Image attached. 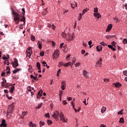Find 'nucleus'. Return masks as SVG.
I'll list each match as a JSON object with an SVG mask.
<instances>
[{"instance_id":"f257e3e1","label":"nucleus","mask_w":127,"mask_h":127,"mask_svg":"<svg viewBox=\"0 0 127 127\" xmlns=\"http://www.w3.org/2000/svg\"><path fill=\"white\" fill-rule=\"evenodd\" d=\"M12 10L13 11L12 13L14 15V21L16 24H18V23H19V21H20V16L19 15V14L14 12L13 9H12Z\"/></svg>"},{"instance_id":"f03ea898","label":"nucleus","mask_w":127,"mask_h":127,"mask_svg":"<svg viewBox=\"0 0 127 127\" xmlns=\"http://www.w3.org/2000/svg\"><path fill=\"white\" fill-rule=\"evenodd\" d=\"M67 36L66 40H67V41H73V40L75 37V35H74V33H72V34L71 35V34L67 33Z\"/></svg>"},{"instance_id":"7ed1b4c3","label":"nucleus","mask_w":127,"mask_h":127,"mask_svg":"<svg viewBox=\"0 0 127 127\" xmlns=\"http://www.w3.org/2000/svg\"><path fill=\"white\" fill-rule=\"evenodd\" d=\"M59 51L57 50L54 52V54L53 55V59H57V57L59 56Z\"/></svg>"},{"instance_id":"20e7f679","label":"nucleus","mask_w":127,"mask_h":127,"mask_svg":"<svg viewBox=\"0 0 127 127\" xmlns=\"http://www.w3.org/2000/svg\"><path fill=\"white\" fill-rule=\"evenodd\" d=\"M14 107V103H12L11 105H9V108L8 109L7 113L8 114H10L12 113L13 111V107Z\"/></svg>"},{"instance_id":"39448f33","label":"nucleus","mask_w":127,"mask_h":127,"mask_svg":"<svg viewBox=\"0 0 127 127\" xmlns=\"http://www.w3.org/2000/svg\"><path fill=\"white\" fill-rule=\"evenodd\" d=\"M60 116V114L59 113V112L58 111H56L54 113L52 117L56 119L57 121L58 120V117Z\"/></svg>"},{"instance_id":"423d86ee","label":"nucleus","mask_w":127,"mask_h":127,"mask_svg":"<svg viewBox=\"0 0 127 127\" xmlns=\"http://www.w3.org/2000/svg\"><path fill=\"white\" fill-rule=\"evenodd\" d=\"M60 121L63 122V123H67V120L66 118L64 117V114L63 113H61L60 115Z\"/></svg>"},{"instance_id":"0eeeda50","label":"nucleus","mask_w":127,"mask_h":127,"mask_svg":"<svg viewBox=\"0 0 127 127\" xmlns=\"http://www.w3.org/2000/svg\"><path fill=\"white\" fill-rule=\"evenodd\" d=\"M22 16H23L21 19V21H24V23H25V17H24V15L25 13V10L24 9V8H22Z\"/></svg>"},{"instance_id":"6e6552de","label":"nucleus","mask_w":127,"mask_h":127,"mask_svg":"<svg viewBox=\"0 0 127 127\" xmlns=\"http://www.w3.org/2000/svg\"><path fill=\"white\" fill-rule=\"evenodd\" d=\"M0 127H7V125L6 124L5 120L3 119L1 121V124H0Z\"/></svg>"},{"instance_id":"1a4fd4ad","label":"nucleus","mask_w":127,"mask_h":127,"mask_svg":"<svg viewBox=\"0 0 127 127\" xmlns=\"http://www.w3.org/2000/svg\"><path fill=\"white\" fill-rule=\"evenodd\" d=\"M12 66L14 68H15L18 66V62L16 59H14V62L12 64Z\"/></svg>"},{"instance_id":"9d476101","label":"nucleus","mask_w":127,"mask_h":127,"mask_svg":"<svg viewBox=\"0 0 127 127\" xmlns=\"http://www.w3.org/2000/svg\"><path fill=\"white\" fill-rule=\"evenodd\" d=\"M42 93H43V91L42 90V89H41L38 93L37 95V99H39V98H40V97H41L42 95Z\"/></svg>"},{"instance_id":"9b49d317","label":"nucleus","mask_w":127,"mask_h":127,"mask_svg":"<svg viewBox=\"0 0 127 127\" xmlns=\"http://www.w3.org/2000/svg\"><path fill=\"white\" fill-rule=\"evenodd\" d=\"M94 16L95 17H97L99 19V18H101V16L100 15V13L97 12V13H94L93 14Z\"/></svg>"},{"instance_id":"f8f14e48","label":"nucleus","mask_w":127,"mask_h":127,"mask_svg":"<svg viewBox=\"0 0 127 127\" xmlns=\"http://www.w3.org/2000/svg\"><path fill=\"white\" fill-rule=\"evenodd\" d=\"M96 49L98 52H100L103 50V47H102L101 45L98 46L96 47Z\"/></svg>"},{"instance_id":"ddd939ff","label":"nucleus","mask_w":127,"mask_h":127,"mask_svg":"<svg viewBox=\"0 0 127 127\" xmlns=\"http://www.w3.org/2000/svg\"><path fill=\"white\" fill-rule=\"evenodd\" d=\"M72 65H73V63L70 62L64 64V67H68V66H72Z\"/></svg>"},{"instance_id":"4468645a","label":"nucleus","mask_w":127,"mask_h":127,"mask_svg":"<svg viewBox=\"0 0 127 127\" xmlns=\"http://www.w3.org/2000/svg\"><path fill=\"white\" fill-rule=\"evenodd\" d=\"M101 62H102V59L100 58V60L96 63V66H97V67H100V66L102 65V63H101Z\"/></svg>"},{"instance_id":"2eb2a0df","label":"nucleus","mask_w":127,"mask_h":127,"mask_svg":"<svg viewBox=\"0 0 127 127\" xmlns=\"http://www.w3.org/2000/svg\"><path fill=\"white\" fill-rule=\"evenodd\" d=\"M112 27H113V25L112 24H110L107 28L106 31H110V30L112 29Z\"/></svg>"},{"instance_id":"dca6fc26","label":"nucleus","mask_w":127,"mask_h":127,"mask_svg":"<svg viewBox=\"0 0 127 127\" xmlns=\"http://www.w3.org/2000/svg\"><path fill=\"white\" fill-rule=\"evenodd\" d=\"M83 75L85 78H88V77H89V73H88V72L86 70H83Z\"/></svg>"},{"instance_id":"f3484780","label":"nucleus","mask_w":127,"mask_h":127,"mask_svg":"<svg viewBox=\"0 0 127 127\" xmlns=\"http://www.w3.org/2000/svg\"><path fill=\"white\" fill-rule=\"evenodd\" d=\"M30 76L31 79H33V80H36V81H38V78H37V76L34 77V76H33L32 74H31Z\"/></svg>"},{"instance_id":"a211bd4d","label":"nucleus","mask_w":127,"mask_h":127,"mask_svg":"<svg viewBox=\"0 0 127 127\" xmlns=\"http://www.w3.org/2000/svg\"><path fill=\"white\" fill-rule=\"evenodd\" d=\"M3 81L1 83L2 87H4L5 84L6 83V80L4 79V78H2Z\"/></svg>"},{"instance_id":"6ab92c4d","label":"nucleus","mask_w":127,"mask_h":127,"mask_svg":"<svg viewBox=\"0 0 127 127\" xmlns=\"http://www.w3.org/2000/svg\"><path fill=\"white\" fill-rule=\"evenodd\" d=\"M26 52L29 53H32V49H31V48L29 47L28 48H27L26 50Z\"/></svg>"},{"instance_id":"aec40b11","label":"nucleus","mask_w":127,"mask_h":127,"mask_svg":"<svg viewBox=\"0 0 127 127\" xmlns=\"http://www.w3.org/2000/svg\"><path fill=\"white\" fill-rule=\"evenodd\" d=\"M108 47H109V48H110V49L112 50L113 51H116V49L114 48L113 46L111 45H109L108 46Z\"/></svg>"},{"instance_id":"412c9836","label":"nucleus","mask_w":127,"mask_h":127,"mask_svg":"<svg viewBox=\"0 0 127 127\" xmlns=\"http://www.w3.org/2000/svg\"><path fill=\"white\" fill-rule=\"evenodd\" d=\"M114 85H115V87H116V88H120V87H121V86H122V84H121V83H119V82H117L116 84H114Z\"/></svg>"},{"instance_id":"4be33fe9","label":"nucleus","mask_w":127,"mask_h":127,"mask_svg":"<svg viewBox=\"0 0 127 127\" xmlns=\"http://www.w3.org/2000/svg\"><path fill=\"white\" fill-rule=\"evenodd\" d=\"M46 13H47V7L44 9V11L42 12L43 15H46Z\"/></svg>"},{"instance_id":"5701e85b","label":"nucleus","mask_w":127,"mask_h":127,"mask_svg":"<svg viewBox=\"0 0 127 127\" xmlns=\"http://www.w3.org/2000/svg\"><path fill=\"white\" fill-rule=\"evenodd\" d=\"M70 5L72 8H74V7H75V6H77V2H74V3L73 4L71 3Z\"/></svg>"},{"instance_id":"b1692460","label":"nucleus","mask_w":127,"mask_h":127,"mask_svg":"<svg viewBox=\"0 0 127 127\" xmlns=\"http://www.w3.org/2000/svg\"><path fill=\"white\" fill-rule=\"evenodd\" d=\"M13 90H14V86H12L10 88V90H9V92L11 94H12V93H13Z\"/></svg>"},{"instance_id":"393cba45","label":"nucleus","mask_w":127,"mask_h":127,"mask_svg":"<svg viewBox=\"0 0 127 127\" xmlns=\"http://www.w3.org/2000/svg\"><path fill=\"white\" fill-rule=\"evenodd\" d=\"M106 110H107V108L105 107H103L101 111L102 114H104V112L106 111Z\"/></svg>"},{"instance_id":"a878e982","label":"nucleus","mask_w":127,"mask_h":127,"mask_svg":"<svg viewBox=\"0 0 127 127\" xmlns=\"http://www.w3.org/2000/svg\"><path fill=\"white\" fill-rule=\"evenodd\" d=\"M6 70H7V74H9V73H10V67H9V66H7L6 67Z\"/></svg>"},{"instance_id":"bb28decb","label":"nucleus","mask_w":127,"mask_h":127,"mask_svg":"<svg viewBox=\"0 0 127 127\" xmlns=\"http://www.w3.org/2000/svg\"><path fill=\"white\" fill-rule=\"evenodd\" d=\"M20 68L16 69L14 70L13 71V74H16V73H17L19 71H20Z\"/></svg>"},{"instance_id":"cd10ccee","label":"nucleus","mask_w":127,"mask_h":127,"mask_svg":"<svg viewBox=\"0 0 127 127\" xmlns=\"http://www.w3.org/2000/svg\"><path fill=\"white\" fill-rule=\"evenodd\" d=\"M64 64H64V63L63 62H61L59 63L58 66H59V67H60L61 66H64Z\"/></svg>"},{"instance_id":"c85d7f7f","label":"nucleus","mask_w":127,"mask_h":127,"mask_svg":"<svg viewBox=\"0 0 127 127\" xmlns=\"http://www.w3.org/2000/svg\"><path fill=\"white\" fill-rule=\"evenodd\" d=\"M31 54H32V53H27V58L28 59L30 58Z\"/></svg>"},{"instance_id":"c756f323","label":"nucleus","mask_w":127,"mask_h":127,"mask_svg":"<svg viewBox=\"0 0 127 127\" xmlns=\"http://www.w3.org/2000/svg\"><path fill=\"white\" fill-rule=\"evenodd\" d=\"M62 36L64 37V38H66V36H67V34L65 33V32H64L62 33Z\"/></svg>"},{"instance_id":"7c9ffc66","label":"nucleus","mask_w":127,"mask_h":127,"mask_svg":"<svg viewBox=\"0 0 127 127\" xmlns=\"http://www.w3.org/2000/svg\"><path fill=\"white\" fill-rule=\"evenodd\" d=\"M124 122H125V121H124V118H120L119 123H120V124H123Z\"/></svg>"},{"instance_id":"2f4dec72","label":"nucleus","mask_w":127,"mask_h":127,"mask_svg":"<svg viewBox=\"0 0 127 127\" xmlns=\"http://www.w3.org/2000/svg\"><path fill=\"white\" fill-rule=\"evenodd\" d=\"M37 67L38 69H41V67H40V63H39V62L37 63Z\"/></svg>"},{"instance_id":"473e14b6","label":"nucleus","mask_w":127,"mask_h":127,"mask_svg":"<svg viewBox=\"0 0 127 127\" xmlns=\"http://www.w3.org/2000/svg\"><path fill=\"white\" fill-rule=\"evenodd\" d=\"M10 86V84H9V83H7L5 84H4V87L5 88H9V86Z\"/></svg>"},{"instance_id":"72a5a7b5","label":"nucleus","mask_w":127,"mask_h":127,"mask_svg":"<svg viewBox=\"0 0 127 127\" xmlns=\"http://www.w3.org/2000/svg\"><path fill=\"white\" fill-rule=\"evenodd\" d=\"M101 45H102L103 46H107V44L105 43V42H102L100 43Z\"/></svg>"},{"instance_id":"f704fd0d","label":"nucleus","mask_w":127,"mask_h":127,"mask_svg":"<svg viewBox=\"0 0 127 127\" xmlns=\"http://www.w3.org/2000/svg\"><path fill=\"white\" fill-rule=\"evenodd\" d=\"M45 123H44V122H42V121H40V127H41V126L43 127V126L44 125H45Z\"/></svg>"},{"instance_id":"c9c22d12","label":"nucleus","mask_w":127,"mask_h":127,"mask_svg":"<svg viewBox=\"0 0 127 127\" xmlns=\"http://www.w3.org/2000/svg\"><path fill=\"white\" fill-rule=\"evenodd\" d=\"M39 49H42V44L41 43L38 44Z\"/></svg>"},{"instance_id":"e433bc0d","label":"nucleus","mask_w":127,"mask_h":127,"mask_svg":"<svg viewBox=\"0 0 127 127\" xmlns=\"http://www.w3.org/2000/svg\"><path fill=\"white\" fill-rule=\"evenodd\" d=\"M31 40H32V41H34V40H35V37H34V36L33 35L31 36Z\"/></svg>"},{"instance_id":"4c0bfd02","label":"nucleus","mask_w":127,"mask_h":127,"mask_svg":"<svg viewBox=\"0 0 127 127\" xmlns=\"http://www.w3.org/2000/svg\"><path fill=\"white\" fill-rule=\"evenodd\" d=\"M82 13H79V15L78 16V20H81L82 19Z\"/></svg>"},{"instance_id":"58836bf2","label":"nucleus","mask_w":127,"mask_h":127,"mask_svg":"<svg viewBox=\"0 0 127 127\" xmlns=\"http://www.w3.org/2000/svg\"><path fill=\"white\" fill-rule=\"evenodd\" d=\"M41 104H38V106L36 107V109H37V110L40 109V108H41Z\"/></svg>"},{"instance_id":"ea45409f","label":"nucleus","mask_w":127,"mask_h":127,"mask_svg":"<svg viewBox=\"0 0 127 127\" xmlns=\"http://www.w3.org/2000/svg\"><path fill=\"white\" fill-rule=\"evenodd\" d=\"M116 42H115V41H113L112 43V46H114V47H115L116 48H117V47H116Z\"/></svg>"},{"instance_id":"a19ab883","label":"nucleus","mask_w":127,"mask_h":127,"mask_svg":"<svg viewBox=\"0 0 127 127\" xmlns=\"http://www.w3.org/2000/svg\"><path fill=\"white\" fill-rule=\"evenodd\" d=\"M123 42L124 43V44H127V39H124L123 41Z\"/></svg>"},{"instance_id":"79ce46f5","label":"nucleus","mask_w":127,"mask_h":127,"mask_svg":"<svg viewBox=\"0 0 127 127\" xmlns=\"http://www.w3.org/2000/svg\"><path fill=\"white\" fill-rule=\"evenodd\" d=\"M87 11H88V9H84L83 10V11H82V14L83 15V14H85V12H87Z\"/></svg>"},{"instance_id":"37998d69","label":"nucleus","mask_w":127,"mask_h":127,"mask_svg":"<svg viewBox=\"0 0 127 127\" xmlns=\"http://www.w3.org/2000/svg\"><path fill=\"white\" fill-rule=\"evenodd\" d=\"M30 127H36V126L33 124H32V122H31L30 124Z\"/></svg>"},{"instance_id":"c03bdc74","label":"nucleus","mask_w":127,"mask_h":127,"mask_svg":"<svg viewBox=\"0 0 127 127\" xmlns=\"http://www.w3.org/2000/svg\"><path fill=\"white\" fill-rule=\"evenodd\" d=\"M123 75L125 76H127V70L123 71Z\"/></svg>"},{"instance_id":"a18cd8bd","label":"nucleus","mask_w":127,"mask_h":127,"mask_svg":"<svg viewBox=\"0 0 127 127\" xmlns=\"http://www.w3.org/2000/svg\"><path fill=\"white\" fill-rule=\"evenodd\" d=\"M124 109H122L121 111H119L118 113V115H123V111Z\"/></svg>"},{"instance_id":"49530a36","label":"nucleus","mask_w":127,"mask_h":127,"mask_svg":"<svg viewBox=\"0 0 127 127\" xmlns=\"http://www.w3.org/2000/svg\"><path fill=\"white\" fill-rule=\"evenodd\" d=\"M4 64L6 65H9V61L8 60H5L4 62Z\"/></svg>"},{"instance_id":"de8ad7c7","label":"nucleus","mask_w":127,"mask_h":127,"mask_svg":"<svg viewBox=\"0 0 127 127\" xmlns=\"http://www.w3.org/2000/svg\"><path fill=\"white\" fill-rule=\"evenodd\" d=\"M28 71H29V72H33V69H32V67H29V68H28Z\"/></svg>"},{"instance_id":"09e8293b","label":"nucleus","mask_w":127,"mask_h":127,"mask_svg":"<svg viewBox=\"0 0 127 127\" xmlns=\"http://www.w3.org/2000/svg\"><path fill=\"white\" fill-rule=\"evenodd\" d=\"M26 114H27V112H23L22 114V117L23 116V118H24L25 115H26Z\"/></svg>"},{"instance_id":"8fccbe9b","label":"nucleus","mask_w":127,"mask_h":127,"mask_svg":"<svg viewBox=\"0 0 127 127\" xmlns=\"http://www.w3.org/2000/svg\"><path fill=\"white\" fill-rule=\"evenodd\" d=\"M40 56H44V51H42L40 53Z\"/></svg>"},{"instance_id":"3c124183","label":"nucleus","mask_w":127,"mask_h":127,"mask_svg":"<svg viewBox=\"0 0 127 127\" xmlns=\"http://www.w3.org/2000/svg\"><path fill=\"white\" fill-rule=\"evenodd\" d=\"M7 56H8V58L7 57H3V58H2V59H3V60H7V59H8V55H7Z\"/></svg>"},{"instance_id":"603ef678","label":"nucleus","mask_w":127,"mask_h":127,"mask_svg":"<svg viewBox=\"0 0 127 127\" xmlns=\"http://www.w3.org/2000/svg\"><path fill=\"white\" fill-rule=\"evenodd\" d=\"M47 124H48V125H51V124H52V122L50 120H48Z\"/></svg>"},{"instance_id":"864d4df0","label":"nucleus","mask_w":127,"mask_h":127,"mask_svg":"<svg viewBox=\"0 0 127 127\" xmlns=\"http://www.w3.org/2000/svg\"><path fill=\"white\" fill-rule=\"evenodd\" d=\"M60 72H61V69H59L57 72V75L58 76H59V73H60Z\"/></svg>"},{"instance_id":"5fc2aeb1","label":"nucleus","mask_w":127,"mask_h":127,"mask_svg":"<svg viewBox=\"0 0 127 127\" xmlns=\"http://www.w3.org/2000/svg\"><path fill=\"white\" fill-rule=\"evenodd\" d=\"M27 89L28 91H29V92H31V87L30 86H28Z\"/></svg>"},{"instance_id":"6e6d98bb","label":"nucleus","mask_w":127,"mask_h":127,"mask_svg":"<svg viewBox=\"0 0 127 127\" xmlns=\"http://www.w3.org/2000/svg\"><path fill=\"white\" fill-rule=\"evenodd\" d=\"M65 85H62V86H61L62 90H65Z\"/></svg>"},{"instance_id":"4d7b16f0","label":"nucleus","mask_w":127,"mask_h":127,"mask_svg":"<svg viewBox=\"0 0 127 127\" xmlns=\"http://www.w3.org/2000/svg\"><path fill=\"white\" fill-rule=\"evenodd\" d=\"M94 12H96V13H97V12H98V8L97 7L95 8L94 9Z\"/></svg>"},{"instance_id":"13d9d810","label":"nucleus","mask_w":127,"mask_h":127,"mask_svg":"<svg viewBox=\"0 0 127 127\" xmlns=\"http://www.w3.org/2000/svg\"><path fill=\"white\" fill-rule=\"evenodd\" d=\"M6 96L7 98H8V99L9 100H11V99H12V97H11V96L9 97V96H8V95H6Z\"/></svg>"},{"instance_id":"bf43d9fd","label":"nucleus","mask_w":127,"mask_h":127,"mask_svg":"<svg viewBox=\"0 0 127 127\" xmlns=\"http://www.w3.org/2000/svg\"><path fill=\"white\" fill-rule=\"evenodd\" d=\"M62 84V85H64V86H66V82L65 81H63Z\"/></svg>"},{"instance_id":"052dcab7","label":"nucleus","mask_w":127,"mask_h":127,"mask_svg":"<svg viewBox=\"0 0 127 127\" xmlns=\"http://www.w3.org/2000/svg\"><path fill=\"white\" fill-rule=\"evenodd\" d=\"M80 63H78L75 64V67H78V66H80Z\"/></svg>"},{"instance_id":"680f3d73","label":"nucleus","mask_w":127,"mask_h":127,"mask_svg":"<svg viewBox=\"0 0 127 127\" xmlns=\"http://www.w3.org/2000/svg\"><path fill=\"white\" fill-rule=\"evenodd\" d=\"M42 64H43L45 67V66H46V64H46V62H44V61L42 62Z\"/></svg>"},{"instance_id":"e2e57ef3","label":"nucleus","mask_w":127,"mask_h":127,"mask_svg":"<svg viewBox=\"0 0 127 127\" xmlns=\"http://www.w3.org/2000/svg\"><path fill=\"white\" fill-rule=\"evenodd\" d=\"M63 45H64V43H61L60 46V48L62 49Z\"/></svg>"},{"instance_id":"0e129e2a","label":"nucleus","mask_w":127,"mask_h":127,"mask_svg":"<svg viewBox=\"0 0 127 127\" xmlns=\"http://www.w3.org/2000/svg\"><path fill=\"white\" fill-rule=\"evenodd\" d=\"M63 104H64V105H67V102L66 101V100H63Z\"/></svg>"},{"instance_id":"69168bd1","label":"nucleus","mask_w":127,"mask_h":127,"mask_svg":"<svg viewBox=\"0 0 127 127\" xmlns=\"http://www.w3.org/2000/svg\"><path fill=\"white\" fill-rule=\"evenodd\" d=\"M63 94V92L62 91H61L60 93V97L61 98V96H62Z\"/></svg>"},{"instance_id":"338daca9","label":"nucleus","mask_w":127,"mask_h":127,"mask_svg":"<svg viewBox=\"0 0 127 127\" xmlns=\"http://www.w3.org/2000/svg\"><path fill=\"white\" fill-rule=\"evenodd\" d=\"M55 26H54L53 24L51 26V28H53V29H55Z\"/></svg>"},{"instance_id":"774afa93","label":"nucleus","mask_w":127,"mask_h":127,"mask_svg":"<svg viewBox=\"0 0 127 127\" xmlns=\"http://www.w3.org/2000/svg\"><path fill=\"white\" fill-rule=\"evenodd\" d=\"M100 127H106V125L104 124H101Z\"/></svg>"}]
</instances>
